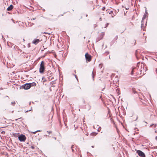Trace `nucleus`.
<instances>
[{"instance_id":"13d9d810","label":"nucleus","mask_w":157,"mask_h":157,"mask_svg":"<svg viewBox=\"0 0 157 157\" xmlns=\"http://www.w3.org/2000/svg\"><path fill=\"white\" fill-rule=\"evenodd\" d=\"M43 11H45V10L44 9H43Z\"/></svg>"},{"instance_id":"774afa93","label":"nucleus","mask_w":157,"mask_h":157,"mask_svg":"<svg viewBox=\"0 0 157 157\" xmlns=\"http://www.w3.org/2000/svg\"><path fill=\"white\" fill-rule=\"evenodd\" d=\"M29 144V143H27V144Z\"/></svg>"},{"instance_id":"473e14b6","label":"nucleus","mask_w":157,"mask_h":157,"mask_svg":"<svg viewBox=\"0 0 157 157\" xmlns=\"http://www.w3.org/2000/svg\"><path fill=\"white\" fill-rule=\"evenodd\" d=\"M144 20H142V21H141V23H144Z\"/></svg>"},{"instance_id":"0eeeda50","label":"nucleus","mask_w":157,"mask_h":157,"mask_svg":"<svg viewBox=\"0 0 157 157\" xmlns=\"http://www.w3.org/2000/svg\"><path fill=\"white\" fill-rule=\"evenodd\" d=\"M104 35H105V33L104 32H102L101 34L100 35V36L96 39V42H98L100 40H101V39H102L104 37Z\"/></svg>"},{"instance_id":"c9c22d12","label":"nucleus","mask_w":157,"mask_h":157,"mask_svg":"<svg viewBox=\"0 0 157 157\" xmlns=\"http://www.w3.org/2000/svg\"><path fill=\"white\" fill-rule=\"evenodd\" d=\"M145 12L146 14H148L147 11L146 10H145Z\"/></svg>"},{"instance_id":"69168bd1","label":"nucleus","mask_w":157,"mask_h":157,"mask_svg":"<svg viewBox=\"0 0 157 157\" xmlns=\"http://www.w3.org/2000/svg\"><path fill=\"white\" fill-rule=\"evenodd\" d=\"M84 39H85V36H84Z\"/></svg>"},{"instance_id":"e2e57ef3","label":"nucleus","mask_w":157,"mask_h":157,"mask_svg":"<svg viewBox=\"0 0 157 157\" xmlns=\"http://www.w3.org/2000/svg\"><path fill=\"white\" fill-rule=\"evenodd\" d=\"M45 33V34H46V33Z\"/></svg>"},{"instance_id":"72a5a7b5","label":"nucleus","mask_w":157,"mask_h":157,"mask_svg":"<svg viewBox=\"0 0 157 157\" xmlns=\"http://www.w3.org/2000/svg\"><path fill=\"white\" fill-rule=\"evenodd\" d=\"M36 132H37V131H35V132H32L33 133V134H35Z\"/></svg>"},{"instance_id":"dca6fc26","label":"nucleus","mask_w":157,"mask_h":157,"mask_svg":"<svg viewBox=\"0 0 157 157\" xmlns=\"http://www.w3.org/2000/svg\"><path fill=\"white\" fill-rule=\"evenodd\" d=\"M132 92L134 94H136L137 93V92L135 91L134 90H132Z\"/></svg>"},{"instance_id":"7c9ffc66","label":"nucleus","mask_w":157,"mask_h":157,"mask_svg":"<svg viewBox=\"0 0 157 157\" xmlns=\"http://www.w3.org/2000/svg\"><path fill=\"white\" fill-rule=\"evenodd\" d=\"M11 20H12V21H13V22L14 23H15V22H14V21L13 19H11Z\"/></svg>"},{"instance_id":"f257e3e1","label":"nucleus","mask_w":157,"mask_h":157,"mask_svg":"<svg viewBox=\"0 0 157 157\" xmlns=\"http://www.w3.org/2000/svg\"><path fill=\"white\" fill-rule=\"evenodd\" d=\"M137 72H136V74H139L141 75L142 73L144 72V69L143 67L142 68V65L140 63V62H138L137 64Z\"/></svg>"},{"instance_id":"49530a36","label":"nucleus","mask_w":157,"mask_h":157,"mask_svg":"<svg viewBox=\"0 0 157 157\" xmlns=\"http://www.w3.org/2000/svg\"><path fill=\"white\" fill-rule=\"evenodd\" d=\"M44 79V77H42V80H43Z\"/></svg>"},{"instance_id":"5fc2aeb1","label":"nucleus","mask_w":157,"mask_h":157,"mask_svg":"<svg viewBox=\"0 0 157 157\" xmlns=\"http://www.w3.org/2000/svg\"><path fill=\"white\" fill-rule=\"evenodd\" d=\"M7 44L8 46H9V44L7 43Z\"/></svg>"},{"instance_id":"c756f323","label":"nucleus","mask_w":157,"mask_h":157,"mask_svg":"<svg viewBox=\"0 0 157 157\" xmlns=\"http://www.w3.org/2000/svg\"><path fill=\"white\" fill-rule=\"evenodd\" d=\"M47 132H48L49 134H50V133H52V131H47Z\"/></svg>"},{"instance_id":"f3484780","label":"nucleus","mask_w":157,"mask_h":157,"mask_svg":"<svg viewBox=\"0 0 157 157\" xmlns=\"http://www.w3.org/2000/svg\"><path fill=\"white\" fill-rule=\"evenodd\" d=\"M14 48L18 49V47L16 45H15L14 46Z\"/></svg>"},{"instance_id":"6ab92c4d","label":"nucleus","mask_w":157,"mask_h":157,"mask_svg":"<svg viewBox=\"0 0 157 157\" xmlns=\"http://www.w3.org/2000/svg\"><path fill=\"white\" fill-rule=\"evenodd\" d=\"M92 75L93 78V80H94V74L93 71L92 72Z\"/></svg>"},{"instance_id":"2f4dec72","label":"nucleus","mask_w":157,"mask_h":157,"mask_svg":"<svg viewBox=\"0 0 157 157\" xmlns=\"http://www.w3.org/2000/svg\"><path fill=\"white\" fill-rule=\"evenodd\" d=\"M118 38V36H117V35L115 38V39H116V40H117V39Z\"/></svg>"},{"instance_id":"79ce46f5","label":"nucleus","mask_w":157,"mask_h":157,"mask_svg":"<svg viewBox=\"0 0 157 157\" xmlns=\"http://www.w3.org/2000/svg\"><path fill=\"white\" fill-rule=\"evenodd\" d=\"M71 149H72V152H73L74 151V150L73 148H72Z\"/></svg>"},{"instance_id":"2eb2a0df","label":"nucleus","mask_w":157,"mask_h":157,"mask_svg":"<svg viewBox=\"0 0 157 157\" xmlns=\"http://www.w3.org/2000/svg\"><path fill=\"white\" fill-rule=\"evenodd\" d=\"M15 104H16V103H15V101H14L13 102H11V104L12 105H13V106H14Z\"/></svg>"},{"instance_id":"37998d69","label":"nucleus","mask_w":157,"mask_h":157,"mask_svg":"<svg viewBox=\"0 0 157 157\" xmlns=\"http://www.w3.org/2000/svg\"><path fill=\"white\" fill-rule=\"evenodd\" d=\"M3 89V88H2L1 87V88H0V90H2Z\"/></svg>"},{"instance_id":"09e8293b","label":"nucleus","mask_w":157,"mask_h":157,"mask_svg":"<svg viewBox=\"0 0 157 157\" xmlns=\"http://www.w3.org/2000/svg\"><path fill=\"white\" fill-rule=\"evenodd\" d=\"M156 73L157 74V70L156 69Z\"/></svg>"},{"instance_id":"a18cd8bd","label":"nucleus","mask_w":157,"mask_h":157,"mask_svg":"<svg viewBox=\"0 0 157 157\" xmlns=\"http://www.w3.org/2000/svg\"><path fill=\"white\" fill-rule=\"evenodd\" d=\"M36 131H37V132H40L41 131L40 130H37Z\"/></svg>"},{"instance_id":"b1692460","label":"nucleus","mask_w":157,"mask_h":157,"mask_svg":"<svg viewBox=\"0 0 157 157\" xmlns=\"http://www.w3.org/2000/svg\"><path fill=\"white\" fill-rule=\"evenodd\" d=\"M74 75H75V78L78 81V78H77V76L76 75H75V74H74Z\"/></svg>"},{"instance_id":"603ef678","label":"nucleus","mask_w":157,"mask_h":157,"mask_svg":"<svg viewBox=\"0 0 157 157\" xmlns=\"http://www.w3.org/2000/svg\"><path fill=\"white\" fill-rule=\"evenodd\" d=\"M137 118H138V117L137 116H136V120H137Z\"/></svg>"},{"instance_id":"0e129e2a","label":"nucleus","mask_w":157,"mask_h":157,"mask_svg":"<svg viewBox=\"0 0 157 157\" xmlns=\"http://www.w3.org/2000/svg\"><path fill=\"white\" fill-rule=\"evenodd\" d=\"M35 19V18H33V20H34V19Z\"/></svg>"},{"instance_id":"f03ea898","label":"nucleus","mask_w":157,"mask_h":157,"mask_svg":"<svg viewBox=\"0 0 157 157\" xmlns=\"http://www.w3.org/2000/svg\"><path fill=\"white\" fill-rule=\"evenodd\" d=\"M45 67V62L44 61L41 62L40 65L39 72L41 74L43 73L44 71Z\"/></svg>"},{"instance_id":"5701e85b","label":"nucleus","mask_w":157,"mask_h":157,"mask_svg":"<svg viewBox=\"0 0 157 157\" xmlns=\"http://www.w3.org/2000/svg\"><path fill=\"white\" fill-rule=\"evenodd\" d=\"M51 83L52 84H55L56 83L55 81H52V82H51Z\"/></svg>"},{"instance_id":"412c9836","label":"nucleus","mask_w":157,"mask_h":157,"mask_svg":"<svg viewBox=\"0 0 157 157\" xmlns=\"http://www.w3.org/2000/svg\"><path fill=\"white\" fill-rule=\"evenodd\" d=\"M115 14L113 13V14H112L111 16L112 17H113L116 14V13L115 12Z\"/></svg>"},{"instance_id":"c85d7f7f","label":"nucleus","mask_w":157,"mask_h":157,"mask_svg":"<svg viewBox=\"0 0 157 157\" xmlns=\"http://www.w3.org/2000/svg\"><path fill=\"white\" fill-rule=\"evenodd\" d=\"M105 9V7H103L102 8V10H104Z\"/></svg>"},{"instance_id":"a878e982","label":"nucleus","mask_w":157,"mask_h":157,"mask_svg":"<svg viewBox=\"0 0 157 157\" xmlns=\"http://www.w3.org/2000/svg\"><path fill=\"white\" fill-rule=\"evenodd\" d=\"M31 148L32 149H34V148H35V147H34V146H31Z\"/></svg>"},{"instance_id":"a19ab883","label":"nucleus","mask_w":157,"mask_h":157,"mask_svg":"<svg viewBox=\"0 0 157 157\" xmlns=\"http://www.w3.org/2000/svg\"><path fill=\"white\" fill-rule=\"evenodd\" d=\"M73 146H74V145H72L71 146V149L73 148Z\"/></svg>"},{"instance_id":"9d476101","label":"nucleus","mask_w":157,"mask_h":157,"mask_svg":"<svg viewBox=\"0 0 157 157\" xmlns=\"http://www.w3.org/2000/svg\"><path fill=\"white\" fill-rule=\"evenodd\" d=\"M13 7V6L12 5H10L7 9V10L8 11L11 10Z\"/></svg>"},{"instance_id":"052dcab7","label":"nucleus","mask_w":157,"mask_h":157,"mask_svg":"<svg viewBox=\"0 0 157 157\" xmlns=\"http://www.w3.org/2000/svg\"><path fill=\"white\" fill-rule=\"evenodd\" d=\"M144 122L146 123H147V122H146V121H144Z\"/></svg>"},{"instance_id":"4be33fe9","label":"nucleus","mask_w":157,"mask_h":157,"mask_svg":"<svg viewBox=\"0 0 157 157\" xmlns=\"http://www.w3.org/2000/svg\"><path fill=\"white\" fill-rule=\"evenodd\" d=\"M108 23H106V24H105V28H106L108 26Z\"/></svg>"},{"instance_id":"423d86ee","label":"nucleus","mask_w":157,"mask_h":157,"mask_svg":"<svg viewBox=\"0 0 157 157\" xmlns=\"http://www.w3.org/2000/svg\"><path fill=\"white\" fill-rule=\"evenodd\" d=\"M85 57L86 61L90 62L91 59V56L88 53H86L85 55Z\"/></svg>"},{"instance_id":"ddd939ff","label":"nucleus","mask_w":157,"mask_h":157,"mask_svg":"<svg viewBox=\"0 0 157 157\" xmlns=\"http://www.w3.org/2000/svg\"><path fill=\"white\" fill-rule=\"evenodd\" d=\"M18 134L19 133H13V135L14 136L16 137L18 136H19V135Z\"/></svg>"},{"instance_id":"a211bd4d","label":"nucleus","mask_w":157,"mask_h":157,"mask_svg":"<svg viewBox=\"0 0 157 157\" xmlns=\"http://www.w3.org/2000/svg\"><path fill=\"white\" fill-rule=\"evenodd\" d=\"M144 23H141V28L142 29H143V28L144 27Z\"/></svg>"},{"instance_id":"338daca9","label":"nucleus","mask_w":157,"mask_h":157,"mask_svg":"<svg viewBox=\"0 0 157 157\" xmlns=\"http://www.w3.org/2000/svg\"><path fill=\"white\" fill-rule=\"evenodd\" d=\"M80 157H82V155H81Z\"/></svg>"},{"instance_id":"de8ad7c7","label":"nucleus","mask_w":157,"mask_h":157,"mask_svg":"<svg viewBox=\"0 0 157 157\" xmlns=\"http://www.w3.org/2000/svg\"><path fill=\"white\" fill-rule=\"evenodd\" d=\"M91 147H92V148H94V146H91Z\"/></svg>"},{"instance_id":"aec40b11","label":"nucleus","mask_w":157,"mask_h":157,"mask_svg":"<svg viewBox=\"0 0 157 157\" xmlns=\"http://www.w3.org/2000/svg\"><path fill=\"white\" fill-rule=\"evenodd\" d=\"M101 127H99V128L98 129V130H98V132H99V131L101 130Z\"/></svg>"},{"instance_id":"e433bc0d","label":"nucleus","mask_w":157,"mask_h":157,"mask_svg":"<svg viewBox=\"0 0 157 157\" xmlns=\"http://www.w3.org/2000/svg\"><path fill=\"white\" fill-rule=\"evenodd\" d=\"M21 117H20V118H18V119H15V121H17V120L18 119H21Z\"/></svg>"},{"instance_id":"6e6552de","label":"nucleus","mask_w":157,"mask_h":157,"mask_svg":"<svg viewBox=\"0 0 157 157\" xmlns=\"http://www.w3.org/2000/svg\"><path fill=\"white\" fill-rule=\"evenodd\" d=\"M137 67H134L132 68V70L131 72V74L132 75H133L134 73V72H135V74H136V72H137Z\"/></svg>"},{"instance_id":"4d7b16f0","label":"nucleus","mask_w":157,"mask_h":157,"mask_svg":"<svg viewBox=\"0 0 157 157\" xmlns=\"http://www.w3.org/2000/svg\"><path fill=\"white\" fill-rule=\"evenodd\" d=\"M125 9L126 10H127L128 9L127 8H126L125 7Z\"/></svg>"},{"instance_id":"864d4df0","label":"nucleus","mask_w":157,"mask_h":157,"mask_svg":"<svg viewBox=\"0 0 157 157\" xmlns=\"http://www.w3.org/2000/svg\"><path fill=\"white\" fill-rule=\"evenodd\" d=\"M100 20H101V18H100Z\"/></svg>"},{"instance_id":"9b49d317","label":"nucleus","mask_w":157,"mask_h":157,"mask_svg":"<svg viewBox=\"0 0 157 157\" xmlns=\"http://www.w3.org/2000/svg\"><path fill=\"white\" fill-rule=\"evenodd\" d=\"M30 84V85L31 86H31H35L36 85V83L35 82H33V83H29Z\"/></svg>"},{"instance_id":"6e6d98bb","label":"nucleus","mask_w":157,"mask_h":157,"mask_svg":"<svg viewBox=\"0 0 157 157\" xmlns=\"http://www.w3.org/2000/svg\"><path fill=\"white\" fill-rule=\"evenodd\" d=\"M106 52L108 53V54L109 53V52Z\"/></svg>"},{"instance_id":"393cba45","label":"nucleus","mask_w":157,"mask_h":157,"mask_svg":"<svg viewBox=\"0 0 157 157\" xmlns=\"http://www.w3.org/2000/svg\"><path fill=\"white\" fill-rule=\"evenodd\" d=\"M102 66V64H100L99 65V67H100V68H101Z\"/></svg>"},{"instance_id":"4c0bfd02","label":"nucleus","mask_w":157,"mask_h":157,"mask_svg":"<svg viewBox=\"0 0 157 157\" xmlns=\"http://www.w3.org/2000/svg\"><path fill=\"white\" fill-rule=\"evenodd\" d=\"M93 134H95V132H92L91 133V135H93Z\"/></svg>"},{"instance_id":"8fccbe9b","label":"nucleus","mask_w":157,"mask_h":157,"mask_svg":"<svg viewBox=\"0 0 157 157\" xmlns=\"http://www.w3.org/2000/svg\"><path fill=\"white\" fill-rule=\"evenodd\" d=\"M54 139H55V140H56V137H54Z\"/></svg>"},{"instance_id":"39448f33","label":"nucleus","mask_w":157,"mask_h":157,"mask_svg":"<svg viewBox=\"0 0 157 157\" xmlns=\"http://www.w3.org/2000/svg\"><path fill=\"white\" fill-rule=\"evenodd\" d=\"M136 152L140 157H145L144 153L141 150H138L136 151Z\"/></svg>"},{"instance_id":"3c124183","label":"nucleus","mask_w":157,"mask_h":157,"mask_svg":"<svg viewBox=\"0 0 157 157\" xmlns=\"http://www.w3.org/2000/svg\"><path fill=\"white\" fill-rule=\"evenodd\" d=\"M78 87H79V89H81V88H80V86H78Z\"/></svg>"},{"instance_id":"bb28decb","label":"nucleus","mask_w":157,"mask_h":157,"mask_svg":"<svg viewBox=\"0 0 157 157\" xmlns=\"http://www.w3.org/2000/svg\"><path fill=\"white\" fill-rule=\"evenodd\" d=\"M27 46L28 48H29L30 47V44H28L27 45Z\"/></svg>"},{"instance_id":"cd10ccee","label":"nucleus","mask_w":157,"mask_h":157,"mask_svg":"<svg viewBox=\"0 0 157 157\" xmlns=\"http://www.w3.org/2000/svg\"><path fill=\"white\" fill-rule=\"evenodd\" d=\"M113 12V11H110V12H109V14H110L112 13Z\"/></svg>"},{"instance_id":"ea45409f","label":"nucleus","mask_w":157,"mask_h":157,"mask_svg":"<svg viewBox=\"0 0 157 157\" xmlns=\"http://www.w3.org/2000/svg\"><path fill=\"white\" fill-rule=\"evenodd\" d=\"M5 133V132L4 131H2V133Z\"/></svg>"},{"instance_id":"7ed1b4c3","label":"nucleus","mask_w":157,"mask_h":157,"mask_svg":"<svg viewBox=\"0 0 157 157\" xmlns=\"http://www.w3.org/2000/svg\"><path fill=\"white\" fill-rule=\"evenodd\" d=\"M30 84L29 83H25L22 85L20 87L21 88L25 90H28L30 89L31 87Z\"/></svg>"},{"instance_id":"f704fd0d","label":"nucleus","mask_w":157,"mask_h":157,"mask_svg":"<svg viewBox=\"0 0 157 157\" xmlns=\"http://www.w3.org/2000/svg\"><path fill=\"white\" fill-rule=\"evenodd\" d=\"M154 125V124H151L150 125V127H152L153 125Z\"/></svg>"},{"instance_id":"f8f14e48","label":"nucleus","mask_w":157,"mask_h":157,"mask_svg":"<svg viewBox=\"0 0 157 157\" xmlns=\"http://www.w3.org/2000/svg\"><path fill=\"white\" fill-rule=\"evenodd\" d=\"M138 52V50H136L135 51V53L136 56V57L137 59H138V55L137 54Z\"/></svg>"},{"instance_id":"c03bdc74","label":"nucleus","mask_w":157,"mask_h":157,"mask_svg":"<svg viewBox=\"0 0 157 157\" xmlns=\"http://www.w3.org/2000/svg\"><path fill=\"white\" fill-rule=\"evenodd\" d=\"M156 126V124H155V125H154V127L155 128Z\"/></svg>"},{"instance_id":"58836bf2","label":"nucleus","mask_w":157,"mask_h":157,"mask_svg":"<svg viewBox=\"0 0 157 157\" xmlns=\"http://www.w3.org/2000/svg\"><path fill=\"white\" fill-rule=\"evenodd\" d=\"M30 110H31L30 109L29 110H27L26 111H25V113H27V112H28V111H29Z\"/></svg>"},{"instance_id":"680f3d73","label":"nucleus","mask_w":157,"mask_h":157,"mask_svg":"<svg viewBox=\"0 0 157 157\" xmlns=\"http://www.w3.org/2000/svg\"><path fill=\"white\" fill-rule=\"evenodd\" d=\"M87 16H88L87 14H86V17H87Z\"/></svg>"},{"instance_id":"20e7f679","label":"nucleus","mask_w":157,"mask_h":157,"mask_svg":"<svg viewBox=\"0 0 157 157\" xmlns=\"http://www.w3.org/2000/svg\"><path fill=\"white\" fill-rule=\"evenodd\" d=\"M18 140L21 142H24L26 139L25 136L23 134H21L19 135L18 136Z\"/></svg>"},{"instance_id":"1a4fd4ad","label":"nucleus","mask_w":157,"mask_h":157,"mask_svg":"<svg viewBox=\"0 0 157 157\" xmlns=\"http://www.w3.org/2000/svg\"><path fill=\"white\" fill-rule=\"evenodd\" d=\"M40 41V40L39 39H35L33 40L32 43L33 44H36Z\"/></svg>"},{"instance_id":"4468645a","label":"nucleus","mask_w":157,"mask_h":157,"mask_svg":"<svg viewBox=\"0 0 157 157\" xmlns=\"http://www.w3.org/2000/svg\"><path fill=\"white\" fill-rule=\"evenodd\" d=\"M146 16H147L146 15L144 14L143 16V18H142V20H144L145 19V18H146Z\"/></svg>"},{"instance_id":"bf43d9fd","label":"nucleus","mask_w":157,"mask_h":157,"mask_svg":"<svg viewBox=\"0 0 157 157\" xmlns=\"http://www.w3.org/2000/svg\"><path fill=\"white\" fill-rule=\"evenodd\" d=\"M6 97H8V98L9 97H8V96H6Z\"/></svg>"}]
</instances>
